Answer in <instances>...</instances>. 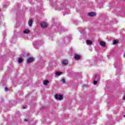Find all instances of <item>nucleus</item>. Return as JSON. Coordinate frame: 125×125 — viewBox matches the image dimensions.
<instances>
[{"label":"nucleus","instance_id":"4be33fe9","mask_svg":"<svg viewBox=\"0 0 125 125\" xmlns=\"http://www.w3.org/2000/svg\"><path fill=\"white\" fill-rule=\"evenodd\" d=\"M124 118H125V115H124Z\"/></svg>","mask_w":125,"mask_h":125},{"label":"nucleus","instance_id":"0eeeda50","mask_svg":"<svg viewBox=\"0 0 125 125\" xmlns=\"http://www.w3.org/2000/svg\"><path fill=\"white\" fill-rule=\"evenodd\" d=\"M62 65H67L68 64V61L67 60H64L62 61Z\"/></svg>","mask_w":125,"mask_h":125},{"label":"nucleus","instance_id":"dca6fc26","mask_svg":"<svg viewBox=\"0 0 125 125\" xmlns=\"http://www.w3.org/2000/svg\"><path fill=\"white\" fill-rule=\"evenodd\" d=\"M97 83H98V82L97 81H94V83H93V84H97Z\"/></svg>","mask_w":125,"mask_h":125},{"label":"nucleus","instance_id":"9b49d317","mask_svg":"<svg viewBox=\"0 0 125 125\" xmlns=\"http://www.w3.org/2000/svg\"><path fill=\"white\" fill-rule=\"evenodd\" d=\"M86 42L87 44H92V42H91L90 40H87Z\"/></svg>","mask_w":125,"mask_h":125},{"label":"nucleus","instance_id":"423d86ee","mask_svg":"<svg viewBox=\"0 0 125 125\" xmlns=\"http://www.w3.org/2000/svg\"><path fill=\"white\" fill-rule=\"evenodd\" d=\"M28 25L30 27H32L33 25V20H30L28 21Z\"/></svg>","mask_w":125,"mask_h":125},{"label":"nucleus","instance_id":"1a4fd4ad","mask_svg":"<svg viewBox=\"0 0 125 125\" xmlns=\"http://www.w3.org/2000/svg\"><path fill=\"white\" fill-rule=\"evenodd\" d=\"M43 83L44 85H47V84H48V83H49V81H48V80H45V81H43Z\"/></svg>","mask_w":125,"mask_h":125},{"label":"nucleus","instance_id":"6e6552de","mask_svg":"<svg viewBox=\"0 0 125 125\" xmlns=\"http://www.w3.org/2000/svg\"><path fill=\"white\" fill-rule=\"evenodd\" d=\"M100 45H101L102 46H105L106 45V43H105V42H103V41H101L100 43Z\"/></svg>","mask_w":125,"mask_h":125},{"label":"nucleus","instance_id":"7ed1b4c3","mask_svg":"<svg viewBox=\"0 0 125 125\" xmlns=\"http://www.w3.org/2000/svg\"><path fill=\"white\" fill-rule=\"evenodd\" d=\"M88 15L90 17H93L96 16V14L95 12H90L88 14Z\"/></svg>","mask_w":125,"mask_h":125},{"label":"nucleus","instance_id":"6ab92c4d","mask_svg":"<svg viewBox=\"0 0 125 125\" xmlns=\"http://www.w3.org/2000/svg\"><path fill=\"white\" fill-rule=\"evenodd\" d=\"M124 57H125V53L124 54Z\"/></svg>","mask_w":125,"mask_h":125},{"label":"nucleus","instance_id":"4468645a","mask_svg":"<svg viewBox=\"0 0 125 125\" xmlns=\"http://www.w3.org/2000/svg\"><path fill=\"white\" fill-rule=\"evenodd\" d=\"M21 62H23V59H22L21 58H20L19 59V63H21Z\"/></svg>","mask_w":125,"mask_h":125},{"label":"nucleus","instance_id":"f257e3e1","mask_svg":"<svg viewBox=\"0 0 125 125\" xmlns=\"http://www.w3.org/2000/svg\"><path fill=\"white\" fill-rule=\"evenodd\" d=\"M55 98L57 100H62V99H63V96H62V95L55 94Z\"/></svg>","mask_w":125,"mask_h":125},{"label":"nucleus","instance_id":"aec40b11","mask_svg":"<svg viewBox=\"0 0 125 125\" xmlns=\"http://www.w3.org/2000/svg\"><path fill=\"white\" fill-rule=\"evenodd\" d=\"M22 108H23V109H25V107H23Z\"/></svg>","mask_w":125,"mask_h":125},{"label":"nucleus","instance_id":"2eb2a0df","mask_svg":"<svg viewBox=\"0 0 125 125\" xmlns=\"http://www.w3.org/2000/svg\"><path fill=\"white\" fill-rule=\"evenodd\" d=\"M62 82L63 83H66V81H65L64 79H62Z\"/></svg>","mask_w":125,"mask_h":125},{"label":"nucleus","instance_id":"f03ea898","mask_svg":"<svg viewBox=\"0 0 125 125\" xmlns=\"http://www.w3.org/2000/svg\"><path fill=\"white\" fill-rule=\"evenodd\" d=\"M34 58H32V57H30L29 58L27 61H26V62L29 64V63H31L32 62H33L34 61Z\"/></svg>","mask_w":125,"mask_h":125},{"label":"nucleus","instance_id":"20e7f679","mask_svg":"<svg viewBox=\"0 0 125 125\" xmlns=\"http://www.w3.org/2000/svg\"><path fill=\"white\" fill-rule=\"evenodd\" d=\"M41 26L42 28H44L47 27V23L45 22H42L41 23Z\"/></svg>","mask_w":125,"mask_h":125},{"label":"nucleus","instance_id":"ddd939ff","mask_svg":"<svg viewBox=\"0 0 125 125\" xmlns=\"http://www.w3.org/2000/svg\"><path fill=\"white\" fill-rule=\"evenodd\" d=\"M118 42H119V41H118V40H114V41H113V44L114 45L117 44V43H118Z\"/></svg>","mask_w":125,"mask_h":125},{"label":"nucleus","instance_id":"f8f14e48","mask_svg":"<svg viewBox=\"0 0 125 125\" xmlns=\"http://www.w3.org/2000/svg\"><path fill=\"white\" fill-rule=\"evenodd\" d=\"M56 76H60L61 75H62V72H56Z\"/></svg>","mask_w":125,"mask_h":125},{"label":"nucleus","instance_id":"412c9836","mask_svg":"<svg viewBox=\"0 0 125 125\" xmlns=\"http://www.w3.org/2000/svg\"><path fill=\"white\" fill-rule=\"evenodd\" d=\"M0 11H1V10H0Z\"/></svg>","mask_w":125,"mask_h":125},{"label":"nucleus","instance_id":"9d476101","mask_svg":"<svg viewBox=\"0 0 125 125\" xmlns=\"http://www.w3.org/2000/svg\"><path fill=\"white\" fill-rule=\"evenodd\" d=\"M30 33V30L25 29L23 31V34H29Z\"/></svg>","mask_w":125,"mask_h":125},{"label":"nucleus","instance_id":"f3484780","mask_svg":"<svg viewBox=\"0 0 125 125\" xmlns=\"http://www.w3.org/2000/svg\"><path fill=\"white\" fill-rule=\"evenodd\" d=\"M5 91H9V90L8 89V88H7V87L5 88Z\"/></svg>","mask_w":125,"mask_h":125},{"label":"nucleus","instance_id":"39448f33","mask_svg":"<svg viewBox=\"0 0 125 125\" xmlns=\"http://www.w3.org/2000/svg\"><path fill=\"white\" fill-rule=\"evenodd\" d=\"M74 58L76 59V60H79V59L81 58V56H80V55L75 54L74 56Z\"/></svg>","mask_w":125,"mask_h":125},{"label":"nucleus","instance_id":"a211bd4d","mask_svg":"<svg viewBox=\"0 0 125 125\" xmlns=\"http://www.w3.org/2000/svg\"><path fill=\"white\" fill-rule=\"evenodd\" d=\"M24 122H27V119H24Z\"/></svg>","mask_w":125,"mask_h":125}]
</instances>
